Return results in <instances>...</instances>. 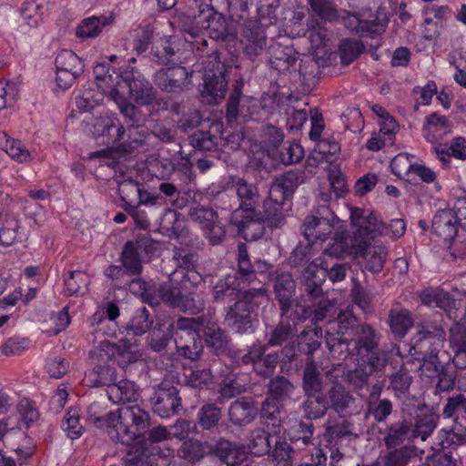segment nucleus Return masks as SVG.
I'll return each instance as SVG.
<instances>
[{
    "instance_id": "nucleus-8",
    "label": "nucleus",
    "mask_w": 466,
    "mask_h": 466,
    "mask_svg": "<svg viewBox=\"0 0 466 466\" xmlns=\"http://www.w3.org/2000/svg\"><path fill=\"white\" fill-rule=\"evenodd\" d=\"M116 78L118 80L116 82L115 88H118L121 94L127 90L137 104L146 106L155 100V90L152 85L129 66L121 68Z\"/></svg>"
},
{
    "instance_id": "nucleus-47",
    "label": "nucleus",
    "mask_w": 466,
    "mask_h": 466,
    "mask_svg": "<svg viewBox=\"0 0 466 466\" xmlns=\"http://www.w3.org/2000/svg\"><path fill=\"white\" fill-rule=\"evenodd\" d=\"M361 238L355 236L350 239V243L347 238H336L324 249L323 253L334 257L341 258L352 255L355 258L354 245L360 241Z\"/></svg>"
},
{
    "instance_id": "nucleus-48",
    "label": "nucleus",
    "mask_w": 466,
    "mask_h": 466,
    "mask_svg": "<svg viewBox=\"0 0 466 466\" xmlns=\"http://www.w3.org/2000/svg\"><path fill=\"white\" fill-rule=\"evenodd\" d=\"M417 460L415 451L409 447L393 450L382 457L384 466H407Z\"/></svg>"
},
{
    "instance_id": "nucleus-42",
    "label": "nucleus",
    "mask_w": 466,
    "mask_h": 466,
    "mask_svg": "<svg viewBox=\"0 0 466 466\" xmlns=\"http://www.w3.org/2000/svg\"><path fill=\"white\" fill-rule=\"evenodd\" d=\"M307 400L302 404L304 415L309 420H317L325 416L329 410V402L323 394L315 396L306 395Z\"/></svg>"
},
{
    "instance_id": "nucleus-7",
    "label": "nucleus",
    "mask_w": 466,
    "mask_h": 466,
    "mask_svg": "<svg viewBox=\"0 0 466 466\" xmlns=\"http://www.w3.org/2000/svg\"><path fill=\"white\" fill-rule=\"evenodd\" d=\"M265 301H267V291L264 289L244 291L240 299L228 309L225 322L237 333H247L252 330L251 313Z\"/></svg>"
},
{
    "instance_id": "nucleus-35",
    "label": "nucleus",
    "mask_w": 466,
    "mask_h": 466,
    "mask_svg": "<svg viewBox=\"0 0 466 466\" xmlns=\"http://www.w3.org/2000/svg\"><path fill=\"white\" fill-rule=\"evenodd\" d=\"M233 187L240 201L239 209L245 213H254V205L258 198L257 187L241 178L238 179Z\"/></svg>"
},
{
    "instance_id": "nucleus-22",
    "label": "nucleus",
    "mask_w": 466,
    "mask_h": 466,
    "mask_svg": "<svg viewBox=\"0 0 466 466\" xmlns=\"http://www.w3.org/2000/svg\"><path fill=\"white\" fill-rule=\"evenodd\" d=\"M296 283L289 272L278 273L274 282V292L279 302L282 316H287L292 305Z\"/></svg>"
},
{
    "instance_id": "nucleus-39",
    "label": "nucleus",
    "mask_w": 466,
    "mask_h": 466,
    "mask_svg": "<svg viewBox=\"0 0 466 466\" xmlns=\"http://www.w3.org/2000/svg\"><path fill=\"white\" fill-rule=\"evenodd\" d=\"M142 184L131 178L124 179L118 183V194L124 204V209L131 216H137L136 206L132 202L140 192Z\"/></svg>"
},
{
    "instance_id": "nucleus-19",
    "label": "nucleus",
    "mask_w": 466,
    "mask_h": 466,
    "mask_svg": "<svg viewBox=\"0 0 466 466\" xmlns=\"http://www.w3.org/2000/svg\"><path fill=\"white\" fill-rule=\"evenodd\" d=\"M355 258L364 259L365 268L372 272L381 271L387 256L386 248L383 246H371L367 238H361L354 245Z\"/></svg>"
},
{
    "instance_id": "nucleus-28",
    "label": "nucleus",
    "mask_w": 466,
    "mask_h": 466,
    "mask_svg": "<svg viewBox=\"0 0 466 466\" xmlns=\"http://www.w3.org/2000/svg\"><path fill=\"white\" fill-rule=\"evenodd\" d=\"M240 291L237 276L228 275L217 281L212 293L216 302L226 303L240 299Z\"/></svg>"
},
{
    "instance_id": "nucleus-37",
    "label": "nucleus",
    "mask_w": 466,
    "mask_h": 466,
    "mask_svg": "<svg viewBox=\"0 0 466 466\" xmlns=\"http://www.w3.org/2000/svg\"><path fill=\"white\" fill-rule=\"evenodd\" d=\"M389 325L395 336L404 337L413 326V319L410 310L406 309H392L389 314Z\"/></svg>"
},
{
    "instance_id": "nucleus-23",
    "label": "nucleus",
    "mask_w": 466,
    "mask_h": 466,
    "mask_svg": "<svg viewBox=\"0 0 466 466\" xmlns=\"http://www.w3.org/2000/svg\"><path fill=\"white\" fill-rule=\"evenodd\" d=\"M329 409L334 410L339 415L350 412L355 405V398L341 383L336 382L329 389L327 397Z\"/></svg>"
},
{
    "instance_id": "nucleus-30",
    "label": "nucleus",
    "mask_w": 466,
    "mask_h": 466,
    "mask_svg": "<svg viewBox=\"0 0 466 466\" xmlns=\"http://www.w3.org/2000/svg\"><path fill=\"white\" fill-rule=\"evenodd\" d=\"M177 352L190 360H198L203 351V342L199 333L183 334L175 339Z\"/></svg>"
},
{
    "instance_id": "nucleus-55",
    "label": "nucleus",
    "mask_w": 466,
    "mask_h": 466,
    "mask_svg": "<svg viewBox=\"0 0 466 466\" xmlns=\"http://www.w3.org/2000/svg\"><path fill=\"white\" fill-rule=\"evenodd\" d=\"M438 415L432 412L419 414L416 417L413 436L425 441L437 426Z\"/></svg>"
},
{
    "instance_id": "nucleus-21",
    "label": "nucleus",
    "mask_w": 466,
    "mask_h": 466,
    "mask_svg": "<svg viewBox=\"0 0 466 466\" xmlns=\"http://www.w3.org/2000/svg\"><path fill=\"white\" fill-rule=\"evenodd\" d=\"M431 229L436 236L444 241L453 240L459 230L454 212L450 208L439 210L433 217Z\"/></svg>"
},
{
    "instance_id": "nucleus-45",
    "label": "nucleus",
    "mask_w": 466,
    "mask_h": 466,
    "mask_svg": "<svg viewBox=\"0 0 466 466\" xmlns=\"http://www.w3.org/2000/svg\"><path fill=\"white\" fill-rule=\"evenodd\" d=\"M232 0H194L190 5L191 12L205 13L207 15H224L229 13Z\"/></svg>"
},
{
    "instance_id": "nucleus-57",
    "label": "nucleus",
    "mask_w": 466,
    "mask_h": 466,
    "mask_svg": "<svg viewBox=\"0 0 466 466\" xmlns=\"http://www.w3.org/2000/svg\"><path fill=\"white\" fill-rule=\"evenodd\" d=\"M103 100V91L88 88L80 92L76 97V105L80 111L88 112Z\"/></svg>"
},
{
    "instance_id": "nucleus-3",
    "label": "nucleus",
    "mask_w": 466,
    "mask_h": 466,
    "mask_svg": "<svg viewBox=\"0 0 466 466\" xmlns=\"http://www.w3.org/2000/svg\"><path fill=\"white\" fill-rule=\"evenodd\" d=\"M171 24L187 34L186 40L191 42L198 49H200L199 45H208V41L203 37L206 33L210 38L221 41L232 36L224 15H212L196 11L181 12L174 16Z\"/></svg>"
},
{
    "instance_id": "nucleus-36",
    "label": "nucleus",
    "mask_w": 466,
    "mask_h": 466,
    "mask_svg": "<svg viewBox=\"0 0 466 466\" xmlns=\"http://www.w3.org/2000/svg\"><path fill=\"white\" fill-rule=\"evenodd\" d=\"M175 54L172 38L157 35L151 48L152 59L159 65H168L173 61Z\"/></svg>"
},
{
    "instance_id": "nucleus-20",
    "label": "nucleus",
    "mask_w": 466,
    "mask_h": 466,
    "mask_svg": "<svg viewBox=\"0 0 466 466\" xmlns=\"http://www.w3.org/2000/svg\"><path fill=\"white\" fill-rule=\"evenodd\" d=\"M228 81L220 68L208 70L204 74L202 96L208 103H217L224 98L227 92Z\"/></svg>"
},
{
    "instance_id": "nucleus-13",
    "label": "nucleus",
    "mask_w": 466,
    "mask_h": 466,
    "mask_svg": "<svg viewBox=\"0 0 466 466\" xmlns=\"http://www.w3.org/2000/svg\"><path fill=\"white\" fill-rule=\"evenodd\" d=\"M240 44L243 54L250 60L260 56L267 46V35L262 25L258 21L245 23L240 30Z\"/></svg>"
},
{
    "instance_id": "nucleus-51",
    "label": "nucleus",
    "mask_w": 466,
    "mask_h": 466,
    "mask_svg": "<svg viewBox=\"0 0 466 466\" xmlns=\"http://www.w3.org/2000/svg\"><path fill=\"white\" fill-rule=\"evenodd\" d=\"M409 432L410 426L405 420L391 423L387 428L384 443L388 448L399 446L406 440Z\"/></svg>"
},
{
    "instance_id": "nucleus-53",
    "label": "nucleus",
    "mask_w": 466,
    "mask_h": 466,
    "mask_svg": "<svg viewBox=\"0 0 466 466\" xmlns=\"http://www.w3.org/2000/svg\"><path fill=\"white\" fill-rule=\"evenodd\" d=\"M198 421L203 430H210L221 419V409L214 403L204 404L198 411Z\"/></svg>"
},
{
    "instance_id": "nucleus-60",
    "label": "nucleus",
    "mask_w": 466,
    "mask_h": 466,
    "mask_svg": "<svg viewBox=\"0 0 466 466\" xmlns=\"http://www.w3.org/2000/svg\"><path fill=\"white\" fill-rule=\"evenodd\" d=\"M367 416H371L377 422H384L393 411L392 402L389 399L367 403Z\"/></svg>"
},
{
    "instance_id": "nucleus-61",
    "label": "nucleus",
    "mask_w": 466,
    "mask_h": 466,
    "mask_svg": "<svg viewBox=\"0 0 466 466\" xmlns=\"http://www.w3.org/2000/svg\"><path fill=\"white\" fill-rule=\"evenodd\" d=\"M364 46L360 41L344 39L339 45V56L343 65L352 63L363 51Z\"/></svg>"
},
{
    "instance_id": "nucleus-56",
    "label": "nucleus",
    "mask_w": 466,
    "mask_h": 466,
    "mask_svg": "<svg viewBox=\"0 0 466 466\" xmlns=\"http://www.w3.org/2000/svg\"><path fill=\"white\" fill-rule=\"evenodd\" d=\"M153 319L145 307L138 308L127 324V329L135 335L145 334L152 326Z\"/></svg>"
},
{
    "instance_id": "nucleus-17",
    "label": "nucleus",
    "mask_w": 466,
    "mask_h": 466,
    "mask_svg": "<svg viewBox=\"0 0 466 466\" xmlns=\"http://www.w3.org/2000/svg\"><path fill=\"white\" fill-rule=\"evenodd\" d=\"M152 407L155 413L162 418H167L177 412L181 407V399L175 387H167L162 382L152 398Z\"/></svg>"
},
{
    "instance_id": "nucleus-29",
    "label": "nucleus",
    "mask_w": 466,
    "mask_h": 466,
    "mask_svg": "<svg viewBox=\"0 0 466 466\" xmlns=\"http://www.w3.org/2000/svg\"><path fill=\"white\" fill-rule=\"evenodd\" d=\"M412 376L406 369H400L390 377L389 389L394 393V396L402 401V405L408 406V401L415 400L418 399L412 397L410 399V389L412 383Z\"/></svg>"
},
{
    "instance_id": "nucleus-38",
    "label": "nucleus",
    "mask_w": 466,
    "mask_h": 466,
    "mask_svg": "<svg viewBox=\"0 0 466 466\" xmlns=\"http://www.w3.org/2000/svg\"><path fill=\"white\" fill-rule=\"evenodd\" d=\"M207 454V444L196 439H187L177 450V456L189 463H196Z\"/></svg>"
},
{
    "instance_id": "nucleus-1",
    "label": "nucleus",
    "mask_w": 466,
    "mask_h": 466,
    "mask_svg": "<svg viewBox=\"0 0 466 466\" xmlns=\"http://www.w3.org/2000/svg\"><path fill=\"white\" fill-rule=\"evenodd\" d=\"M97 408L96 403L88 407L89 422L106 432L116 442L130 445L143 438L150 427V415L139 405H125L105 415H97Z\"/></svg>"
},
{
    "instance_id": "nucleus-52",
    "label": "nucleus",
    "mask_w": 466,
    "mask_h": 466,
    "mask_svg": "<svg viewBox=\"0 0 466 466\" xmlns=\"http://www.w3.org/2000/svg\"><path fill=\"white\" fill-rule=\"evenodd\" d=\"M107 349H115L116 357L117 359V362L121 366L128 365L132 362L137 361L140 358V354L137 350V346L131 343H127V341L120 340L117 345H106Z\"/></svg>"
},
{
    "instance_id": "nucleus-33",
    "label": "nucleus",
    "mask_w": 466,
    "mask_h": 466,
    "mask_svg": "<svg viewBox=\"0 0 466 466\" xmlns=\"http://www.w3.org/2000/svg\"><path fill=\"white\" fill-rule=\"evenodd\" d=\"M203 331L208 347L215 354L219 355L227 350L229 340L217 322L208 320Z\"/></svg>"
},
{
    "instance_id": "nucleus-18",
    "label": "nucleus",
    "mask_w": 466,
    "mask_h": 466,
    "mask_svg": "<svg viewBox=\"0 0 466 466\" xmlns=\"http://www.w3.org/2000/svg\"><path fill=\"white\" fill-rule=\"evenodd\" d=\"M149 240L141 239L138 241H127L121 252L120 261L128 273L129 277H137L142 273L143 265L141 253L153 255L156 250H141L147 247Z\"/></svg>"
},
{
    "instance_id": "nucleus-26",
    "label": "nucleus",
    "mask_w": 466,
    "mask_h": 466,
    "mask_svg": "<svg viewBox=\"0 0 466 466\" xmlns=\"http://www.w3.org/2000/svg\"><path fill=\"white\" fill-rule=\"evenodd\" d=\"M451 131L447 117L437 113L428 116L422 127L424 138L432 144L443 139Z\"/></svg>"
},
{
    "instance_id": "nucleus-63",
    "label": "nucleus",
    "mask_w": 466,
    "mask_h": 466,
    "mask_svg": "<svg viewBox=\"0 0 466 466\" xmlns=\"http://www.w3.org/2000/svg\"><path fill=\"white\" fill-rule=\"evenodd\" d=\"M442 414L445 418H452L455 421L466 414V398L462 394H457L448 398L443 408Z\"/></svg>"
},
{
    "instance_id": "nucleus-9",
    "label": "nucleus",
    "mask_w": 466,
    "mask_h": 466,
    "mask_svg": "<svg viewBox=\"0 0 466 466\" xmlns=\"http://www.w3.org/2000/svg\"><path fill=\"white\" fill-rule=\"evenodd\" d=\"M358 321L350 311H341L338 318L329 321L326 329V343L330 351L335 347L349 344L354 339Z\"/></svg>"
},
{
    "instance_id": "nucleus-46",
    "label": "nucleus",
    "mask_w": 466,
    "mask_h": 466,
    "mask_svg": "<svg viewBox=\"0 0 466 466\" xmlns=\"http://www.w3.org/2000/svg\"><path fill=\"white\" fill-rule=\"evenodd\" d=\"M294 385L285 377L277 376L268 384V395L273 400L282 403L291 397Z\"/></svg>"
},
{
    "instance_id": "nucleus-43",
    "label": "nucleus",
    "mask_w": 466,
    "mask_h": 466,
    "mask_svg": "<svg viewBox=\"0 0 466 466\" xmlns=\"http://www.w3.org/2000/svg\"><path fill=\"white\" fill-rule=\"evenodd\" d=\"M65 293L67 296L84 295L90 283L89 276L81 270L71 271L64 279Z\"/></svg>"
},
{
    "instance_id": "nucleus-31",
    "label": "nucleus",
    "mask_w": 466,
    "mask_h": 466,
    "mask_svg": "<svg viewBox=\"0 0 466 466\" xmlns=\"http://www.w3.org/2000/svg\"><path fill=\"white\" fill-rule=\"evenodd\" d=\"M114 15L109 14L100 16H90L85 18L76 27V35L79 38L96 37L103 29L113 23Z\"/></svg>"
},
{
    "instance_id": "nucleus-41",
    "label": "nucleus",
    "mask_w": 466,
    "mask_h": 466,
    "mask_svg": "<svg viewBox=\"0 0 466 466\" xmlns=\"http://www.w3.org/2000/svg\"><path fill=\"white\" fill-rule=\"evenodd\" d=\"M355 335H358L356 344L359 354L378 349L380 336L370 325L358 326Z\"/></svg>"
},
{
    "instance_id": "nucleus-15",
    "label": "nucleus",
    "mask_w": 466,
    "mask_h": 466,
    "mask_svg": "<svg viewBox=\"0 0 466 466\" xmlns=\"http://www.w3.org/2000/svg\"><path fill=\"white\" fill-rule=\"evenodd\" d=\"M322 210L326 217L308 216L304 220L301 231L309 243L326 239L334 229V215L328 207H323Z\"/></svg>"
},
{
    "instance_id": "nucleus-2",
    "label": "nucleus",
    "mask_w": 466,
    "mask_h": 466,
    "mask_svg": "<svg viewBox=\"0 0 466 466\" xmlns=\"http://www.w3.org/2000/svg\"><path fill=\"white\" fill-rule=\"evenodd\" d=\"M325 276V271L315 263H310L303 270L301 283L304 286V294L297 303L295 311L299 321L306 319H310L314 323L322 321L332 308V301L321 288Z\"/></svg>"
},
{
    "instance_id": "nucleus-24",
    "label": "nucleus",
    "mask_w": 466,
    "mask_h": 466,
    "mask_svg": "<svg viewBox=\"0 0 466 466\" xmlns=\"http://www.w3.org/2000/svg\"><path fill=\"white\" fill-rule=\"evenodd\" d=\"M257 416V408L251 398L242 397L233 401L228 408L229 420L238 426L250 423Z\"/></svg>"
},
{
    "instance_id": "nucleus-64",
    "label": "nucleus",
    "mask_w": 466,
    "mask_h": 466,
    "mask_svg": "<svg viewBox=\"0 0 466 466\" xmlns=\"http://www.w3.org/2000/svg\"><path fill=\"white\" fill-rule=\"evenodd\" d=\"M79 411L76 409H70L62 422L61 427L63 431L72 440L79 438L84 431V428L79 422Z\"/></svg>"
},
{
    "instance_id": "nucleus-32",
    "label": "nucleus",
    "mask_w": 466,
    "mask_h": 466,
    "mask_svg": "<svg viewBox=\"0 0 466 466\" xmlns=\"http://www.w3.org/2000/svg\"><path fill=\"white\" fill-rule=\"evenodd\" d=\"M231 221L246 239H256L263 234L264 222L254 218V213H246L242 219H238V210H236Z\"/></svg>"
},
{
    "instance_id": "nucleus-54",
    "label": "nucleus",
    "mask_w": 466,
    "mask_h": 466,
    "mask_svg": "<svg viewBox=\"0 0 466 466\" xmlns=\"http://www.w3.org/2000/svg\"><path fill=\"white\" fill-rule=\"evenodd\" d=\"M238 272L240 279L251 281L255 278V265L252 264L246 244L239 243L238 246Z\"/></svg>"
},
{
    "instance_id": "nucleus-62",
    "label": "nucleus",
    "mask_w": 466,
    "mask_h": 466,
    "mask_svg": "<svg viewBox=\"0 0 466 466\" xmlns=\"http://www.w3.org/2000/svg\"><path fill=\"white\" fill-rule=\"evenodd\" d=\"M315 15L324 21H334L339 18L338 11L332 0H309Z\"/></svg>"
},
{
    "instance_id": "nucleus-25",
    "label": "nucleus",
    "mask_w": 466,
    "mask_h": 466,
    "mask_svg": "<svg viewBox=\"0 0 466 466\" xmlns=\"http://www.w3.org/2000/svg\"><path fill=\"white\" fill-rule=\"evenodd\" d=\"M94 132L96 136L105 137L103 143L116 145L124 140L126 135L125 127L117 118L102 117L94 125Z\"/></svg>"
},
{
    "instance_id": "nucleus-12",
    "label": "nucleus",
    "mask_w": 466,
    "mask_h": 466,
    "mask_svg": "<svg viewBox=\"0 0 466 466\" xmlns=\"http://www.w3.org/2000/svg\"><path fill=\"white\" fill-rule=\"evenodd\" d=\"M281 319L276 325L268 329L266 333L267 347L283 346L282 353L291 359L295 355V339L298 337L296 324L290 323L289 317L282 316Z\"/></svg>"
},
{
    "instance_id": "nucleus-27",
    "label": "nucleus",
    "mask_w": 466,
    "mask_h": 466,
    "mask_svg": "<svg viewBox=\"0 0 466 466\" xmlns=\"http://www.w3.org/2000/svg\"><path fill=\"white\" fill-rule=\"evenodd\" d=\"M418 297L427 307L440 308L445 311L455 307V299L439 287H427L418 292Z\"/></svg>"
},
{
    "instance_id": "nucleus-11",
    "label": "nucleus",
    "mask_w": 466,
    "mask_h": 466,
    "mask_svg": "<svg viewBox=\"0 0 466 466\" xmlns=\"http://www.w3.org/2000/svg\"><path fill=\"white\" fill-rule=\"evenodd\" d=\"M188 216L193 221L198 223L203 235L210 244L218 245L223 241L226 237L225 226L213 208L196 207L190 209Z\"/></svg>"
},
{
    "instance_id": "nucleus-59",
    "label": "nucleus",
    "mask_w": 466,
    "mask_h": 466,
    "mask_svg": "<svg viewBox=\"0 0 466 466\" xmlns=\"http://www.w3.org/2000/svg\"><path fill=\"white\" fill-rule=\"evenodd\" d=\"M248 449L256 456L268 453L270 450L269 434L261 429L254 430L250 435Z\"/></svg>"
},
{
    "instance_id": "nucleus-44",
    "label": "nucleus",
    "mask_w": 466,
    "mask_h": 466,
    "mask_svg": "<svg viewBox=\"0 0 466 466\" xmlns=\"http://www.w3.org/2000/svg\"><path fill=\"white\" fill-rule=\"evenodd\" d=\"M56 68L68 71L76 76L84 72L85 65L82 59L71 50H62L56 57Z\"/></svg>"
},
{
    "instance_id": "nucleus-40",
    "label": "nucleus",
    "mask_w": 466,
    "mask_h": 466,
    "mask_svg": "<svg viewBox=\"0 0 466 466\" xmlns=\"http://www.w3.org/2000/svg\"><path fill=\"white\" fill-rule=\"evenodd\" d=\"M302 389L305 395L315 396L323 394V383L320 378V372L313 361H309L303 373Z\"/></svg>"
},
{
    "instance_id": "nucleus-16",
    "label": "nucleus",
    "mask_w": 466,
    "mask_h": 466,
    "mask_svg": "<svg viewBox=\"0 0 466 466\" xmlns=\"http://www.w3.org/2000/svg\"><path fill=\"white\" fill-rule=\"evenodd\" d=\"M424 36L427 40L437 39L451 14L448 5H427L422 9Z\"/></svg>"
},
{
    "instance_id": "nucleus-14",
    "label": "nucleus",
    "mask_w": 466,
    "mask_h": 466,
    "mask_svg": "<svg viewBox=\"0 0 466 466\" xmlns=\"http://www.w3.org/2000/svg\"><path fill=\"white\" fill-rule=\"evenodd\" d=\"M188 73L184 66H170L161 68L155 74V84L162 90L167 93H181L191 84Z\"/></svg>"
},
{
    "instance_id": "nucleus-10",
    "label": "nucleus",
    "mask_w": 466,
    "mask_h": 466,
    "mask_svg": "<svg viewBox=\"0 0 466 466\" xmlns=\"http://www.w3.org/2000/svg\"><path fill=\"white\" fill-rule=\"evenodd\" d=\"M108 96L116 103L128 125L127 147H134L141 145L144 142L145 135L143 131H137L135 127H138L143 122L142 115L135 106L127 101L124 94H121L118 88L108 90Z\"/></svg>"
},
{
    "instance_id": "nucleus-4",
    "label": "nucleus",
    "mask_w": 466,
    "mask_h": 466,
    "mask_svg": "<svg viewBox=\"0 0 466 466\" xmlns=\"http://www.w3.org/2000/svg\"><path fill=\"white\" fill-rule=\"evenodd\" d=\"M306 181L304 170H289L276 177L269 188L268 198L263 203V222L268 228H281L286 223V201L295 189Z\"/></svg>"
},
{
    "instance_id": "nucleus-50",
    "label": "nucleus",
    "mask_w": 466,
    "mask_h": 466,
    "mask_svg": "<svg viewBox=\"0 0 466 466\" xmlns=\"http://www.w3.org/2000/svg\"><path fill=\"white\" fill-rule=\"evenodd\" d=\"M21 227L14 217H6L0 227V244L9 247L21 238Z\"/></svg>"
},
{
    "instance_id": "nucleus-49",
    "label": "nucleus",
    "mask_w": 466,
    "mask_h": 466,
    "mask_svg": "<svg viewBox=\"0 0 466 466\" xmlns=\"http://www.w3.org/2000/svg\"><path fill=\"white\" fill-rule=\"evenodd\" d=\"M88 378L93 387L107 386V389L116 380L115 368L107 363L96 366L90 371Z\"/></svg>"
},
{
    "instance_id": "nucleus-34",
    "label": "nucleus",
    "mask_w": 466,
    "mask_h": 466,
    "mask_svg": "<svg viewBox=\"0 0 466 466\" xmlns=\"http://www.w3.org/2000/svg\"><path fill=\"white\" fill-rule=\"evenodd\" d=\"M107 395L114 403H130L137 401L139 397L134 382L128 380H121L110 385Z\"/></svg>"
},
{
    "instance_id": "nucleus-6",
    "label": "nucleus",
    "mask_w": 466,
    "mask_h": 466,
    "mask_svg": "<svg viewBox=\"0 0 466 466\" xmlns=\"http://www.w3.org/2000/svg\"><path fill=\"white\" fill-rule=\"evenodd\" d=\"M445 338L446 333L441 326L433 322L419 324L410 340L409 354L422 362V367L434 366L437 370V356Z\"/></svg>"
},
{
    "instance_id": "nucleus-5",
    "label": "nucleus",
    "mask_w": 466,
    "mask_h": 466,
    "mask_svg": "<svg viewBox=\"0 0 466 466\" xmlns=\"http://www.w3.org/2000/svg\"><path fill=\"white\" fill-rule=\"evenodd\" d=\"M197 279L198 276L195 272L175 270L169 278V282L162 283L157 288L159 299L153 294L151 286L141 279H133L130 282V289L141 296L150 305L158 304L161 300L170 307L178 309L183 296L197 288Z\"/></svg>"
},
{
    "instance_id": "nucleus-58",
    "label": "nucleus",
    "mask_w": 466,
    "mask_h": 466,
    "mask_svg": "<svg viewBox=\"0 0 466 466\" xmlns=\"http://www.w3.org/2000/svg\"><path fill=\"white\" fill-rule=\"evenodd\" d=\"M5 151L12 159L19 163H26L34 159V153L21 140L7 139Z\"/></svg>"
}]
</instances>
